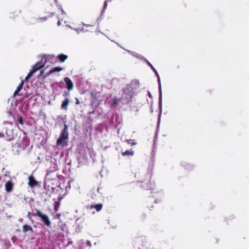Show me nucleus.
Here are the masks:
<instances>
[{
	"mask_svg": "<svg viewBox=\"0 0 249 249\" xmlns=\"http://www.w3.org/2000/svg\"><path fill=\"white\" fill-rule=\"evenodd\" d=\"M31 214V213L30 212H29L28 213V214H27V217H28V218H29V219L30 218V216Z\"/></svg>",
	"mask_w": 249,
	"mask_h": 249,
	"instance_id": "nucleus-51",
	"label": "nucleus"
},
{
	"mask_svg": "<svg viewBox=\"0 0 249 249\" xmlns=\"http://www.w3.org/2000/svg\"><path fill=\"white\" fill-rule=\"evenodd\" d=\"M103 15H101L100 17L98 18L97 19V22H98V26H99V21L102 20V16Z\"/></svg>",
	"mask_w": 249,
	"mask_h": 249,
	"instance_id": "nucleus-40",
	"label": "nucleus"
},
{
	"mask_svg": "<svg viewBox=\"0 0 249 249\" xmlns=\"http://www.w3.org/2000/svg\"><path fill=\"white\" fill-rule=\"evenodd\" d=\"M82 24L83 26L86 27H89V26H91V25H90V24H85L84 23H82Z\"/></svg>",
	"mask_w": 249,
	"mask_h": 249,
	"instance_id": "nucleus-46",
	"label": "nucleus"
},
{
	"mask_svg": "<svg viewBox=\"0 0 249 249\" xmlns=\"http://www.w3.org/2000/svg\"><path fill=\"white\" fill-rule=\"evenodd\" d=\"M60 216H61V214L59 213H58L55 215V218L56 219H59Z\"/></svg>",
	"mask_w": 249,
	"mask_h": 249,
	"instance_id": "nucleus-42",
	"label": "nucleus"
},
{
	"mask_svg": "<svg viewBox=\"0 0 249 249\" xmlns=\"http://www.w3.org/2000/svg\"><path fill=\"white\" fill-rule=\"evenodd\" d=\"M13 127L12 123L4 122L3 127L0 131V138H4L8 141L12 140L14 137Z\"/></svg>",
	"mask_w": 249,
	"mask_h": 249,
	"instance_id": "nucleus-2",
	"label": "nucleus"
},
{
	"mask_svg": "<svg viewBox=\"0 0 249 249\" xmlns=\"http://www.w3.org/2000/svg\"><path fill=\"white\" fill-rule=\"evenodd\" d=\"M11 240L13 242V243H15L17 240V238L16 236H13V237H12L11 238Z\"/></svg>",
	"mask_w": 249,
	"mask_h": 249,
	"instance_id": "nucleus-38",
	"label": "nucleus"
},
{
	"mask_svg": "<svg viewBox=\"0 0 249 249\" xmlns=\"http://www.w3.org/2000/svg\"><path fill=\"white\" fill-rule=\"evenodd\" d=\"M32 215L38 217L45 226L51 227V223L49 216L46 214L42 213L39 210L35 209L33 210Z\"/></svg>",
	"mask_w": 249,
	"mask_h": 249,
	"instance_id": "nucleus-5",
	"label": "nucleus"
},
{
	"mask_svg": "<svg viewBox=\"0 0 249 249\" xmlns=\"http://www.w3.org/2000/svg\"><path fill=\"white\" fill-rule=\"evenodd\" d=\"M160 201V199H156L154 200V202H155V203H159Z\"/></svg>",
	"mask_w": 249,
	"mask_h": 249,
	"instance_id": "nucleus-48",
	"label": "nucleus"
},
{
	"mask_svg": "<svg viewBox=\"0 0 249 249\" xmlns=\"http://www.w3.org/2000/svg\"><path fill=\"white\" fill-rule=\"evenodd\" d=\"M148 94H149V96H151V93H150V92H149V91H148Z\"/></svg>",
	"mask_w": 249,
	"mask_h": 249,
	"instance_id": "nucleus-62",
	"label": "nucleus"
},
{
	"mask_svg": "<svg viewBox=\"0 0 249 249\" xmlns=\"http://www.w3.org/2000/svg\"><path fill=\"white\" fill-rule=\"evenodd\" d=\"M101 113H102V112H100L98 111V112L97 113V115H100Z\"/></svg>",
	"mask_w": 249,
	"mask_h": 249,
	"instance_id": "nucleus-57",
	"label": "nucleus"
},
{
	"mask_svg": "<svg viewBox=\"0 0 249 249\" xmlns=\"http://www.w3.org/2000/svg\"><path fill=\"white\" fill-rule=\"evenodd\" d=\"M103 207V204L102 203H98L90 206V209H95L97 212L101 211Z\"/></svg>",
	"mask_w": 249,
	"mask_h": 249,
	"instance_id": "nucleus-25",
	"label": "nucleus"
},
{
	"mask_svg": "<svg viewBox=\"0 0 249 249\" xmlns=\"http://www.w3.org/2000/svg\"><path fill=\"white\" fill-rule=\"evenodd\" d=\"M70 95V90H65L63 93V96L66 97H69Z\"/></svg>",
	"mask_w": 249,
	"mask_h": 249,
	"instance_id": "nucleus-34",
	"label": "nucleus"
},
{
	"mask_svg": "<svg viewBox=\"0 0 249 249\" xmlns=\"http://www.w3.org/2000/svg\"><path fill=\"white\" fill-rule=\"evenodd\" d=\"M61 21H60V20H59L58 21L57 23V25H58V26H60V25H61Z\"/></svg>",
	"mask_w": 249,
	"mask_h": 249,
	"instance_id": "nucleus-53",
	"label": "nucleus"
},
{
	"mask_svg": "<svg viewBox=\"0 0 249 249\" xmlns=\"http://www.w3.org/2000/svg\"><path fill=\"white\" fill-rule=\"evenodd\" d=\"M80 31L82 32H87L88 31V30H85L84 28H82L81 29H80Z\"/></svg>",
	"mask_w": 249,
	"mask_h": 249,
	"instance_id": "nucleus-49",
	"label": "nucleus"
},
{
	"mask_svg": "<svg viewBox=\"0 0 249 249\" xmlns=\"http://www.w3.org/2000/svg\"><path fill=\"white\" fill-rule=\"evenodd\" d=\"M51 189L52 190V191H54V188L53 187H51Z\"/></svg>",
	"mask_w": 249,
	"mask_h": 249,
	"instance_id": "nucleus-58",
	"label": "nucleus"
},
{
	"mask_svg": "<svg viewBox=\"0 0 249 249\" xmlns=\"http://www.w3.org/2000/svg\"><path fill=\"white\" fill-rule=\"evenodd\" d=\"M40 62H36L35 65H34L32 67V69L27 74L28 76L31 77V76L38 70H40L42 68V65H40L38 66L39 64H40Z\"/></svg>",
	"mask_w": 249,
	"mask_h": 249,
	"instance_id": "nucleus-10",
	"label": "nucleus"
},
{
	"mask_svg": "<svg viewBox=\"0 0 249 249\" xmlns=\"http://www.w3.org/2000/svg\"><path fill=\"white\" fill-rule=\"evenodd\" d=\"M30 78H31V77H30L29 76H28V75H27V76L25 77V78L24 81H24V82H28V80H29V79Z\"/></svg>",
	"mask_w": 249,
	"mask_h": 249,
	"instance_id": "nucleus-43",
	"label": "nucleus"
},
{
	"mask_svg": "<svg viewBox=\"0 0 249 249\" xmlns=\"http://www.w3.org/2000/svg\"><path fill=\"white\" fill-rule=\"evenodd\" d=\"M40 62H36L35 65H34L32 67V69L27 74L28 76L31 77V76L38 70H40L42 68V65H40L38 66L39 64H40Z\"/></svg>",
	"mask_w": 249,
	"mask_h": 249,
	"instance_id": "nucleus-9",
	"label": "nucleus"
},
{
	"mask_svg": "<svg viewBox=\"0 0 249 249\" xmlns=\"http://www.w3.org/2000/svg\"><path fill=\"white\" fill-rule=\"evenodd\" d=\"M68 126L65 123L64 124V128L61 131L60 135L59 137L68 140L69 139V133L68 132Z\"/></svg>",
	"mask_w": 249,
	"mask_h": 249,
	"instance_id": "nucleus-13",
	"label": "nucleus"
},
{
	"mask_svg": "<svg viewBox=\"0 0 249 249\" xmlns=\"http://www.w3.org/2000/svg\"><path fill=\"white\" fill-rule=\"evenodd\" d=\"M54 56V55L44 54L42 57L41 60L37 62L40 63L38 66H40V65H42V68H43L47 62L50 61V57Z\"/></svg>",
	"mask_w": 249,
	"mask_h": 249,
	"instance_id": "nucleus-11",
	"label": "nucleus"
},
{
	"mask_svg": "<svg viewBox=\"0 0 249 249\" xmlns=\"http://www.w3.org/2000/svg\"><path fill=\"white\" fill-rule=\"evenodd\" d=\"M122 117L116 113L112 116L109 121V125L110 126L114 127L115 129H117L119 133L122 125Z\"/></svg>",
	"mask_w": 249,
	"mask_h": 249,
	"instance_id": "nucleus-4",
	"label": "nucleus"
},
{
	"mask_svg": "<svg viewBox=\"0 0 249 249\" xmlns=\"http://www.w3.org/2000/svg\"><path fill=\"white\" fill-rule=\"evenodd\" d=\"M145 237L144 236H140L136 238V241H142V240L145 239Z\"/></svg>",
	"mask_w": 249,
	"mask_h": 249,
	"instance_id": "nucleus-36",
	"label": "nucleus"
},
{
	"mask_svg": "<svg viewBox=\"0 0 249 249\" xmlns=\"http://www.w3.org/2000/svg\"><path fill=\"white\" fill-rule=\"evenodd\" d=\"M68 141V140L59 137L56 140V144L58 146H61L63 147L66 144Z\"/></svg>",
	"mask_w": 249,
	"mask_h": 249,
	"instance_id": "nucleus-19",
	"label": "nucleus"
},
{
	"mask_svg": "<svg viewBox=\"0 0 249 249\" xmlns=\"http://www.w3.org/2000/svg\"><path fill=\"white\" fill-rule=\"evenodd\" d=\"M74 30L76 31H78V29H74Z\"/></svg>",
	"mask_w": 249,
	"mask_h": 249,
	"instance_id": "nucleus-64",
	"label": "nucleus"
},
{
	"mask_svg": "<svg viewBox=\"0 0 249 249\" xmlns=\"http://www.w3.org/2000/svg\"><path fill=\"white\" fill-rule=\"evenodd\" d=\"M54 1H55V3H56V4H57V2H58V0H54Z\"/></svg>",
	"mask_w": 249,
	"mask_h": 249,
	"instance_id": "nucleus-59",
	"label": "nucleus"
},
{
	"mask_svg": "<svg viewBox=\"0 0 249 249\" xmlns=\"http://www.w3.org/2000/svg\"><path fill=\"white\" fill-rule=\"evenodd\" d=\"M59 206V203L57 201H55L54 205V209L55 211L56 212L58 211Z\"/></svg>",
	"mask_w": 249,
	"mask_h": 249,
	"instance_id": "nucleus-35",
	"label": "nucleus"
},
{
	"mask_svg": "<svg viewBox=\"0 0 249 249\" xmlns=\"http://www.w3.org/2000/svg\"><path fill=\"white\" fill-rule=\"evenodd\" d=\"M22 231L24 233L28 231H30L31 232L33 233L34 232V230L30 225L25 224L22 226Z\"/></svg>",
	"mask_w": 249,
	"mask_h": 249,
	"instance_id": "nucleus-24",
	"label": "nucleus"
},
{
	"mask_svg": "<svg viewBox=\"0 0 249 249\" xmlns=\"http://www.w3.org/2000/svg\"><path fill=\"white\" fill-rule=\"evenodd\" d=\"M95 112H96V110H93L92 112H90V113H91H91H95Z\"/></svg>",
	"mask_w": 249,
	"mask_h": 249,
	"instance_id": "nucleus-56",
	"label": "nucleus"
},
{
	"mask_svg": "<svg viewBox=\"0 0 249 249\" xmlns=\"http://www.w3.org/2000/svg\"><path fill=\"white\" fill-rule=\"evenodd\" d=\"M18 122L20 124H23V123H24L23 119L22 117L20 115H18Z\"/></svg>",
	"mask_w": 249,
	"mask_h": 249,
	"instance_id": "nucleus-31",
	"label": "nucleus"
},
{
	"mask_svg": "<svg viewBox=\"0 0 249 249\" xmlns=\"http://www.w3.org/2000/svg\"><path fill=\"white\" fill-rule=\"evenodd\" d=\"M130 86H126L123 89L122 96L120 98V103L123 105H127L130 101L133 96V92L132 91V89Z\"/></svg>",
	"mask_w": 249,
	"mask_h": 249,
	"instance_id": "nucleus-3",
	"label": "nucleus"
},
{
	"mask_svg": "<svg viewBox=\"0 0 249 249\" xmlns=\"http://www.w3.org/2000/svg\"><path fill=\"white\" fill-rule=\"evenodd\" d=\"M44 73V70H41L40 71L39 74L38 75L37 77H40L42 76L43 75Z\"/></svg>",
	"mask_w": 249,
	"mask_h": 249,
	"instance_id": "nucleus-39",
	"label": "nucleus"
},
{
	"mask_svg": "<svg viewBox=\"0 0 249 249\" xmlns=\"http://www.w3.org/2000/svg\"><path fill=\"white\" fill-rule=\"evenodd\" d=\"M58 169L57 165L55 161H51V166L47 170V176L51 173H53Z\"/></svg>",
	"mask_w": 249,
	"mask_h": 249,
	"instance_id": "nucleus-16",
	"label": "nucleus"
},
{
	"mask_svg": "<svg viewBox=\"0 0 249 249\" xmlns=\"http://www.w3.org/2000/svg\"><path fill=\"white\" fill-rule=\"evenodd\" d=\"M119 102H120V98L118 99L116 97H114L112 99L111 106L116 107L119 104Z\"/></svg>",
	"mask_w": 249,
	"mask_h": 249,
	"instance_id": "nucleus-26",
	"label": "nucleus"
},
{
	"mask_svg": "<svg viewBox=\"0 0 249 249\" xmlns=\"http://www.w3.org/2000/svg\"><path fill=\"white\" fill-rule=\"evenodd\" d=\"M86 245L88 246V247H89V248H91V243L90 242V241L89 240H87L86 241Z\"/></svg>",
	"mask_w": 249,
	"mask_h": 249,
	"instance_id": "nucleus-37",
	"label": "nucleus"
},
{
	"mask_svg": "<svg viewBox=\"0 0 249 249\" xmlns=\"http://www.w3.org/2000/svg\"><path fill=\"white\" fill-rule=\"evenodd\" d=\"M80 219H81V218H77L76 219V221H79V220H80Z\"/></svg>",
	"mask_w": 249,
	"mask_h": 249,
	"instance_id": "nucleus-61",
	"label": "nucleus"
},
{
	"mask_svg": "<svg viewBox=\"0 0 249 249\" xmlns=\"http://www.w3.org/2000/svg\"><path fill=\"white\" fill-rule=\"evenodd\" d=\"M75 104L76 105H79L80 104V101L77 98H75Z\"/></svg>",
	"mask_w": 249,
	"mask_h": 249,
	"instance_id": "nucleus-44",
	"label": "nucleus"
},
{
	"mask_svg": "<svg viewBox=\"0 0 249 249\" xmlns=\"http://www.w3.org/2000/svg\"><path fill=\"white\" fill-rule=\"evenodd\" d=\"M60 7H61V12H62V14L63 15H66V12H65L64 11V10L63 9L62 7V6H61V5H60Z\"/></svg>",
	"mask_w": 249,
	"mask_h": 249,
	"instance_id": "nucleus-45",
	"label": "nucleus"
},
{
	"mask_svg": "<svg viewBox=\"0 0 249 249\" xmlns=\"http://www.w3.org/2000/svg\"><path fill=\"white\" fill-rule=\"evenodd\" d=\"M107 0H106L104 3L103 9L101 12L102 15H103L104 14V13L105 12L106 9H107Z\"/></svg>",
	"mask_w": 249,
	"mask_h": 249,
	"instance_id": "nucleus-32",
	"label": "nucleus"
},
{
	"mask_svg": "<svg viewBox=\"0 0 249 249\" xmlns=\"http://www.w3.org/2000/svg\"><path fill=\"white\" fill-rule=\"evenodd\" d=\"M137 58L143 60L144 62L146 63V64L150 67L151 69L154 72L157 78V81L158 84V90H159V114L158 115V124L160 122V117L162 113V89H161V84L160 81V76L156 70V69L154 67L152 64L145 57L142 56V55H137Z\"/></svg>",
	"mask_w": 249,
	"mask_h": 249,
	"instance_id": "nucleus-1",
	"label": "nucleus"
},
{
	"mask_svg": "<svg viewBox=\"0 0 249 249\" xmlns=\"http://www.w3.org/2000/svg\"><path fill=\"white\" fill-rule=\"evenodd\" d=\"M67 26L69 27L71 29H74L73 28H72V27L71 25H67Z\"/></svg>",
	"mask_w": 249,
	"mask_h": 249,
	"instance_id": "nucleus-54",
	"label": "nucleus"
},
{
	"mask_svg": "<svg viewBox=\"0 0 249 249\" xmlns=\"http://www.w3.org/2000/svg\"><path fill=\"white\" fill-rule=\"evenodd\" d=\"M61 84H64V83L63 82H60V83H58V85L59 86V87H61Z\"/></svg>",
	"mask_w": 249,
	"mask_h": 249,
	"instance_id": "nucleus-50",
	"label": "nucleus"
},
{
	"mask_svg": "<svg viewBox=\"0 0 249 249\" xmlns=\"http://www.w3.org/2000/svg\"><path fill=\"white\" fill-rule=\"evenodd\" d=\"M126 51L129 53V54H132V53H136L135 52H132V51H131L130 50H126Z\"/></svg>",
	"mask_w": 249,
	"mask_h": 249,
	"instance_id": "nucleus-47",
	"label": "nucleus"
},
{
	"mask_svg": "<svg viewBox=\"0 0 249 249\" xmlns=\"http://www.w3.org/2000/svg\"><path fill=\"white\" fill-rule=\"evenodd\" d=\"M180 165L184 169L188 171H193L195 168V165L194 164L185 161H182L180 162Z\"/></svg>",
	"mask_w": 249,
	"mask_h": 249,
	"instance_id": "nucleus-8",
	"label": "nucleus"
},
{
	"mask_svg": "<svg viewBox=\"0 0 249 249\" xmlns=\"http://www.w3.org/2000/svg\"><path fill=\"white\" fill-rule=\"evenodd\" d=\"M5 190L7 192H11L13 188V183L11 180L7 181L5 184Z\"/></svg>",
	"mask_w": 249,
	"mask_h": 249,
	"instance_id": "nucleus-20",
	"label": "nucleus"
},
{
	"mask_svg": "<svg viewBox=\"0 0 249 249\" xmlns=\"http://www.w3.org/2000/svg\"><path fill=\"white\" fill-rule=\"evenodd\" d=\"M140 249H155L152 244L148 242H144Z\"/></svg>",
	"mask_w": 249,
	"mask_h": 249,
	"instance_id": "nucleus-23",
	"label": "nucleus"
},
{
	"mask_svg": "<svg viewBox=\"0 0 249 249\" xmlns=\"http://www.w3.org/2000/svg\"><path fill=\"white\" fill-rule=\"evenodd\" d=\"M126 86H130L132 89V91L133 92V90L135 89H137L139 88L140 87V82L139 80L137 79H134L133 81L131 82L130 84H127Z\"/></svg>",
	"mask_w": 249,
	"mask_h": 249,
	"instance_id": "nucleus-15",
	"label": "nucleus"
},
{
	"mask_svg": "<svg viewBox=\"0 0 249 249\" xmlns=\"http://www.w3.org/2000/svg\"><path fill=\"white\" fill-rule=\"evenodd\" d=\"M11 246V243L9 240H5L4 242V249H9Z\"/></svg>",
	"mask_w": 249,
	"mask_h": 249,
	"instance_id": "nucleus-28",
	"label": "nucleus"
},
{
	"mask_svg": "<svg viewBox=\"0 0 249 249\" xmlns=\"http://www.w3.org/2000/svg\"><path fill=\"white\" fill-rule=\"evenodd\" d=\"M134 154V152L133 150H126L125 151L122 152V155L123 156H133Z\"/></svg>",
	"mask_w": 249,
	"mask_h": 249,
	"instance_id": "nucleus-27",
	"label": "nucleus"
},
{
	"mask_svg": "<svg viewBox=\"0 0 249 249\" xmlns=\"http://www.w3.org/2000/svg\"><path fill=\"white\" fill-rule=\"evenodd\" d=\"M62 199V196H59L58 197V200H61Z\"/></svg>",
	"mask_w": 249,
	"mask_h": 249,
	"instance_id": "nucleus-55",
	"label": "nucleus"
},
{
	"mask_svg": "<svg viewBox=\"0 0 249 249\" xmlns=\"http://www.w3.org/2000/svg\"><path fill=\"white\" fill-rule=\"evenodd\" d=\"M24 84V81L23 80H22L20 83L18 85V86L17 88V89L14 91L13 94V97H15L17 95H18L19 92L21 91V90L22 89L23 86Z\"/></svg>",
	"mask_w": 249,
	"mask_h": 249,
	"instance_id": "nucleus-21",
	"label": "nucleus"
},
{
	"mask_svg": "<svg viewBox=\"0 0 249 249\" xmlns=\"http://www.w3.org/2000/svg\"><path fill=\"white\" fill-rule=\"evenodd\" d=\"M56 5H57V6H58L59 9H60L61 10V7H60V5H58V4H56Z\"/></svg>",
	"mask_w": 249,
	"mask_h": 249,
	"instance_id": "nucleus-60",
	"label": "nucleus"
},
{
	"mask_svg": "<svg viewBox=\"0 0 249 249\" xmlns=\"http://www.w3.org/2000/svg\"><path fill=\"white\" fill-rule=\"evenodd\" d=\"M48 19V17L46 16L44 17L37 18L36 20L38 22H42L46 21Z\"/></svg>",
	"mask_w": 249,
	"mask_h": 249,
	"instance_id": "nucleus-30",
	"label": "nucleus"
},
{
	"mask_svg": "<svg viewBox=\"0 0 249 249\" xmlns=\"http://www.w3.org/2000/svg\"><path fill=\"white\" fill-rule=\"evenodd\" d=\"M64 81L66 84V88L69 90H71L73 88V83L71 79L68 77H65L64 78Z\"/></svg>",
	"mask_w": 249,
	"mask_h": 249,
	"instance_id": "nucleus-14",
	"label": "nucleus"
},
{
	"mask_svg": "<svg viewBox=\"0 0 249 249\" xmlns=\"http://www.w3.org/2000/svg\"><path fill=\"white\" fill-rule=\"evenodd\" d=\"M28 185L31 188H34L36 186H38L40 185V182L36 181L33 176H30L28 178Z\"/></svg>",
	"mask_w": 249,
	"mask_h": 249,
	"instance_id": "nucleus-12",
	"label": "nucleus"
},
{
	"mask_svg": "<svg viewBox=\"0 0 249 249\" xmlns=\"http://www.w3.org/2000/svg\"><path fill=\"white\" fill-rule=\"evenodd\" d=\"M126 142L129 144L131 145H134L136 144V143L135 142V140L133 139L126 140Z\"/></svg>",
	"mask_w": 249,
	"mask_h": 249,
	"instance_id": "nucleus-33",
	"label": "nucleus"
},
{
	"mask_svg": "<svg viewBox=\"0 0 249 249\" xmlns=\"http://www.w3.org/2000/svg\"><path fill=\"white\" fill-rule=\"evenodd\" d=\"M146 177L148 179L150 178V175L147 174ZM141 187L145 190H152L155 187V183L153 181H149L148 179H145L144 180L142 181Z\"/></svg>",
	"mask_w": 249,
	"mask_h": 249,
	"instance_id": "nucleus-6",
	"label": "nucleus"
},
{
	"mask_svg": "<svg viewBox=\"0 0 249 249\" xmlns=\"http://www.w3.org/2000/svg\"><path fill=\"white\" fill-rule=\"evenodd\" d=\"M63 70V68L61 67H59V66L55 67L54 68H53L51 70H50V71L48 73H47L46 74L45 77L49 76L50 74H51L53 72H59V71H62Z\"/></svg>",
	"mask_w": 249,
	"mask_h": 249,
	"instance_id": "nucleus-18",
	"label": "nucleus"
},
{
	"mask_svg": "<svg viewBox=\"0 0 249 249\" xmlns=\"http://www.w3.org/2000/svg\"><path fill=\"white\" fill-rule=\"evenodd\" d=\"M19 139L18 142V147L22 150L25 149L29 145V139L25 136L22 138L19 137Z\"/></svg>",
	"mask_w": 249,
	"mask_h": 249,
	"instance_id": "nucleus-7",
	"label": "nucleus"
},
{
	"mask_svg": "<svg viewBox=\"0 0 249 249\" xmlns=\"http://www.w3.org/2000/svg\"><path fill=\"white\" fill-rule=\"evenodd\" d=\"M44 188L47 190L46 194L49 196H51V193L50 192L51 190L50 189V187L49 185L47 186V184L44 183Z\"/></svg>",
	"mask_w": 249,
	"mask_h": 249,
	"instance_id": "nucleus-29",
	"label": "nucleus"
},
{
	"mask_svg": "<svg viewBox=\"0 0 249 249\" xmlns=\"http://www.w3.org/2000/svg\"><path fill=\"white\" fill-rule=\"evenodd\" d=\"M68 56L67 55L64 53H60L57 55L56 59L61 63L65 62V61L68 58Z\"/></svg>",
	"mask_w": 249,
	"mask_h": 249,
	"instance_id": "nucleus-22",
	"label": "nucleus"
},
{
	"mask_svg": "<svg viewBox=\"0 0 249 249\" xmlns=\"http://www.w3.org/2000/svg\"><path fill=\"white\" fill-rule=\"evenodd\" d=\"M55 13L54 12H52V13H50L49 15L48 16H47L49 18H52L53 17V16L54 15Z\"/></svg>",
	"mask_w": 249,
	"mask_h": 249,
	"instance_id": "nucleus-41",
	"label": "nucleus"
},
{
	"mask_svg": "<svg viewBox=\"0 0 249 249\" xmlns=\"http://www.w3.org/2000/svg\"><path fill=\"white\" fill-rule=\"evenodd\" d=\"M97 32H99V33H101L103 34V33H102V32H100L99 30H97Z\"/></svg>",
	"mask_w": 249,
	"mask_h": 249,
	"instance_id": "nucleus-63",
	"label": "nucleus"
},
{
	"mask_svg": "<svg viewBox=\"0 0 249 249\" xmlns=\"http://www.w3.org/2000/svg\"><path fill=\"white\" fill-rule=\"evenodd\" d=\"M132 55L135 56V57H137V55H140V54H138L137 53H132V54H131Z\"/></svg>",
	"mask_w": 249,
	"mask_h": 249,
	"instance_id": "nucleus-52",
	"label": "nucleus"
},
{
	"mask_svg": "<svg viewBox=\"0 0 249 249\" xmlns=\"http://www.w3.org/2000/svg\"><path fill=\"white\" fill-rule=\"evenodd\" d=\"M70 103V100L68 97H66L65 99L62 101L61 105V109L64 110H68V106Z\"/></svg>",
	"mask_w": 249,
	"mask_h": 249,
	"instance_id": "nucleus-17",
	"label": "nucleus"
}]
</instances>
